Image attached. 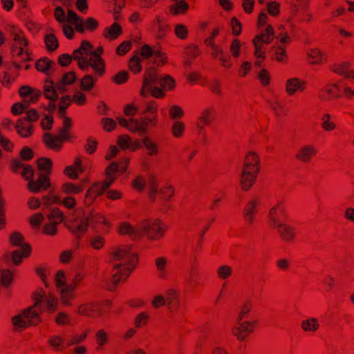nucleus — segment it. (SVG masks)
I'll return each instance as SVG.
<instances>
[{"mask_svg":"<svg viewBox=\"0 0 354 354\" xmlns=\"http://www.w3.org/2000/svg\"><path fill=\"white\" fill-rule=\"evenodd\" d=\"M143 231L145 232H151L152 234L149 236L151 240H155L160 239L164 236L165 230L158 221H154L151 223H148L145 226L143 227Z\"/></svg>","mask_w":354,"mask_h":354,"instance_id":"6e6552de","label":"nucleus"},{"mask_svg":"<svg viewBox=\"0 0 354 354\" xmlns=\"http://www.w3.org/2000/svg\"><path fill=\"white\" fill-rule=\"evenodd\" d=\"M104 191L100 187V184L99 183H95L92 184L86 190L84 198L85 203H92L95 198L101 196L103 194Z\"/></svg>","mask_w":354,"mask_h":354,"instance_id":"2eb2a0df","label":"nucleus"},{"mask_svg":"<svg viewBox=\"0 0 354 354\" xmlns=\"http://www.w3.org/2000/svg\"><path fill=\"white\" fill-rule=\"evenodd\" d=\"M71 102V97L68 95H66L60 99L59 106V113L63 117L65 116V109L69 105Z\"/></svg>","mask_w":354,"mask_h":354,"instance_id":"e2e57ef3","label":"nucleus"},{"mask_svg":"<svg viewBox=\"0 0 354 354\" xmlns=\"http://www.w3.org/2000/svg\"><path fill=\"white\" fill-rule=\"evenodd\" d=\"M157 81V77L155 73L149 72L145 77L142 84V87L140 90V94L142 97H146L149 93V88L152 87Z\"/></svg>","mask_w":354,"mask_h":354,"instance_id":"a211bd4d","label":"nucleus"},{"mask_svg":"<svg viewBox=\"0 0 354 354\" xmlns=\"http://www.w3.org/2000/svg\"><path fill=\"white\" fill-rule=\"evenodd\" d=\"M267 12L273 17L277 16L280 12V4L275 1L267 3Z\"/></svg>","mask_w":354,"mask_h":354,"instance_id":"49530a36","label":"nucleus"},{"mask_svg":"<svg viewBox=\"0 0 354 354\" xmlns=\"http://www.w3.org/2000/svg\"><path fill=\"white\" fill-rule=\"evenodd\" d=\"M55 283L57 290L71 286L67 284L66 275L63 270H59L56 272L55 275Z\"/></svg>","mask_w":354,"mask_h":354,"instance_id":"2f4dec72","label":"nucleus"},{"mask_svg":"<svg viewBox=\"0 0 354 354\" xmlns=\"http://www.w3.org/2000/svg\"><path fill=\"white\" fill-rule=\"evenodd\" d=\"M2 285L7 288L13 281V273L10 270H5L1 273V277Z\"/></svg>","mask_w":354,"mask_h":354,"instance_id":"de8ad7c7","label":"nucleus"},{"mask_svg":"<svg viewBox=\"0 0 354 354\" xmlns=\"http://www.w3.org/2000/svg\"><path fill=\"white\" fill-rule=\"evenodd\" d=\"M257 78L261 84L263 86H269L271 84V76L268 70L261 68L258 74Z\"/></svg>","mask_w":354,"mask_h":354,"instance_id":"e433bc0d","label":"nucleus"},{"mask_svg":"<svg viewBox=\"0 0 354 354\" xmlns=\"http://www.w3.org/2000/svg\"><path fill=\"white\" fill-rule=\"evenodd\" d=\"M51 186L50 179L47 176L42 175L37 180L28 182L27 187L32 192H39L46 190Z\"/></svg>","mask_w":354,"mask_h":354,"instance_id":"1a4fd4ad","label":"nucleus"},{"mask_svg":"<svg viewBox=\"0 0 354 354\" xmlns=\"http://www.w3.org/2000/svg\"><path fill=\"white\" fill-rule=\"evenodd\" d=\"M122 32V28L120 24L115 23L113 24L109 28L107 29V31L104 34V37L109 39H116Z\"/></svg>","mask_w":354,"mask_h":354,"instance_id":"c9c22d12","label":"nucleus"},{"mask_svg":"<svg viewBox=\"0 0 354 354\" xmlns=\"http://www.w3.org/2000/svg\"><path fill=\"white\" fill-rule=\"evenodd\" d=\"M119 171L118 163L116 162H111L105 170L106 178L115 177L114 174Z\"/></svg>","mask_w":354,"mask_h":354,"instance_id":"052dcab7","label":"nucleus"},{"mask_svg":"<svg viewBox=\"0 0 354 354\" xmlns=\"http://www.w3.org/2000/svg\"><path fill=\"white\" fill-rule=\"evenodd\" d=\"M305 82L297 77L288 79L286 82V91L289 95H294L298 91H303Z\"/></svg>","mask_w":354,"mask_h":354,"instance_id":"4468645a","label":"nucleus"},{"mask_svg":"<svg viewBox=\"0 0 354 354\" xmlns=\"http://www.w3.org/2000/svg\"><path fill=\"white\" fill-rule=\"evenodd\" d=\"M52 164L51 160L46 158H39L37 160L38 169L46 173L50 171Z\"/></svg>","mask_w":354,"mask_h":354,"instance_id":"3c124183","label":"nucleus"},{"mask_svg":"<svg viewBox=\"0 0 354 354\" xmlns=\"http://www.w3.org/2000/svg\"><path fill=\"white\" fill-rule=\"evenodd\" d=\"M159 83L165 91H171L175 87V80L169 75L160 79Z\"/></svg>","mask_w":354,"mask_h":354,"instance_id":"37998d69","label":"nucleus"},{"mask_svg":"<svg viewBox=\"0 0 354 354\" xmlns=\"http://www.w3.org/2000/svg\"><path fill=\"white\" fill-rule=\"evenodd\" d=\"M61 190L66 196H74L82 192V186L72 182H66L62 185Z\"/></svg>","mask_w":354,"mask_h":354,"instance_id":"dca6fc26","label":"nucleus"},{"mask_svg":"<svg viewBox=\"0 0 354 354\" xmlns=\"http://www.w3.org/2000/svg\"><path fill=\"white\" fill-rule=\"evenodd\" d=\"M57 224L48 222L43 227V232L49 236H55L57 232Z\"/></svg>","mask_w":354,"mask_h":354,"instance_id":"13d9d810","label":"nucleus"},{"mask_svg":"<svg viewBox=\"0 0 354 354\" xmlns=\"http://www.w3.org/2000/svg\"><path fill=\"white\" fill-rule=\"evenodd\" d=\"M55 321L57 325L64 326L71 323V317L67 313L62 311L57 314Z\"/></svg>","mask_w":354,"mask_h":354,"instance_id":"c03bdc74","label":"nucleus"},{"mask_svg":"<svg viewBox=\"0 0 354 354\" xmlns=\"http://www.w3.org/2000/svg\"><path fill=\"white\" fill-rule=\"evenodd\" d=\"M72 127V120L67 116L63 117L62 127L59 129L58 138L63 144L64 142L70 141L73 136L70 133Z\"/></svg>","mask_w":354,"mask_h":354,"instance_id":"9b49d317","label":"nucleus"},{"mask_svg":"<svg viewBox=\"0 0 354 354\" xmlns=\"http://www.w3.org/2000/svg\"><path fill=\"white\" fill-rule=\"evenodd\" d=\"M130 248L128 247L118 248L111 252V256L115 260L120 261L130 256Z\"/></svg>","mask_w":354,"mask_h":354,"instance_id":"72a5a7b5","label":"nucleus"},{"mask_svg":"<svg viewBox=\"0 0 354 354\" xmlns=\"http://www.w3.org/2000/svg\"><path fill=\"white\" fill-rule=\"evenodd\" d=\"M24 317L23 313L20 315L14 316L12 318V324L17 330L24 329L30 326V323L27 322Z\"/></svg>","mask_w":354,"mask_h":354,"instance_id":"bb28decb","label":"nucleus"},{"mask_svg":"<svg viewBox=\"0 0 354 354\" xmlns=\"http://www.w3.org/2000/svg\"><path fill=\"white\" fill-rule=\"evenodd\" d=\"M44 94L48 100L51 101H56L58 99V94L55 90L54 83L51 80H46L45 81Z\"/></svg>","mask_w":354,"mask_h":354,"instance_id":"6ab92c4d","label":"nucleus"},{"mask_svg":"<svg viewBox=\"0 0 354 354\" xmlns=\"http://www.w3.org/2000/svg\"><path fill=\"white\" fill-rule=\"evenodd\" d=\"M44 142L48 148L52 149L59 150L62 146V143L57 136H54L48 133L44 134Z\"/></svg>","mask_w":354,"mask_h":354,"instance_id":"412c9836","label":"nucleus"},{"mask_svg":"<svg viewBox=\"0 0 354 354\" xmlns=\"http://www.w3.org/2000/svg\"><path fill=\"white\" fill-rule=\"evenodd\" d=\"M286 56L287 53L286 49L281 46H278L274 52V59L276 60V62H283Z\"/></svg>","mask_w":354,"mask_h":354,"instance_id":"6e6d98bb","label":"nucleus"},{"mask_svg":"<svg viewBox=\"0 0 354 354\" xmlns=\"http://www.w3.org/2000/svg\"><path fill=\"white\" fill-rule=\"evenodd\" d=\"M118 145L122 150L130 149L131 137L129 136H122L118 139Z\"/></svg>","mask_w":354,"mask_h":354,"instance_id":"5fc2aeb1","label":"nucleus"},{"mask_svg":"<svg viewBox=\"0 0 354 354\" xmlns=\"http://www.w3.org/2000/svg\"><path fill=\"white\" fill-rule=\"evenodd\" d=\"M185 131V124L180 121H174L171 126V133L174 137L180 138Z\"/></svg>","mask_w":354,"mask_h":354,"instance_id":"a19ab883","label":"nucleus"},{"mask_svg":"<svg viewBox=\"0 0 354 354\" xmlns=\"http://www.w3.org/2000/svg\"><path fill=\"white\" fill-rule=\"evenodd\" d=\"M32 252V248L28 243H24L21 249L11 252V261L15 266H19L21 263L24 258L28 257Z\"/></svg>","mask_w":354,"mask_h":354,"instance_id":"0eeeda50","label":"nucleus"},{"mask_svg":"<svg viewBox=\"0 0 354 354\" xmlns=\"http://www.w3.org/2000/svg\"><path fill=\"white\" fill-rule=\"evenodd\" d=\"M308 57L312 59V64H317L322 63L323 54L319 50H312L308 55Z\"/></svg>","mask_w":354,"mask_h":354,"instance_id":"680f3d73","label":"nucleus"},{"mask_svg":"<svg viewBox=\"0 0 354 354\" xmlns=\"http://www.w3.org/2000/svg\"><path fill=\"white\" fill-rule=\"evenodd\" d=\"M91 247L95 250H100L104 248L105 239L101 235H95L89 240Z\"/></svg>","mask_w":354,"mask_h":354,"instance_id":"473e14b6","label":"nucleus"},{"mask_svg":"<svg viewBox=\"0 0 354 354\" xmlns=\"http://www.w3.org/2000/svg\"><path fill=\"white\" fill-rule=\"evenodd\" d=\"M188 4L184 1H180L178 2L173 8L172 12L174 15L181 14L186 12L188 8Z\"/></svg>","mask_w":354,"mask_h":354,"instance_id":"4d7b16f0","label":"nucleus"},{"mask_svg":"<svg viewBox=\"0 0 354 354\" xmlns=\"http://www.w3.org/2000/svg\"><path fill=\"white\" fill-rule=\"evenodd\" d=\"M174 33L178 38L185 39L188 35V29L185 25L179 24L175 26Z\"/></svg>","mask_w":354,"mask_h":354,"instance_id":"a18cd8bd","label":"nucleus"},{"mask_svg":"<svg viewBox=\"0 0 354 354\" xmlns=\"http://www.w3.org/2000/svg\"><path fill=\"white\" fill-rule=\"evenodd\" d=\"M95 86V79L91 75H84L80 80V88L86 92H90Z\"/></svg>","mask_w":354,"mask_h":354,"instance_id":"5701e85b","label":"nucleus"},{"mask_svg":"<svg viewBox=\"0 0 354 354\" xmlns=\"http://www.w3.org/2000/svg\"><path fill=\"white\" fill-rule=\"evenodd\" d=\"M140 55L142 58L146 59H150L152 56L162 57V53L160 51L153 50L147 44H145L142 46Z\"/></svg>","mask_w":354,"mask_h":354,"instance_id":"b1692460","label":"nucleus"},{"mask_svg":"<svg viewBox=\"0 0 354 354\" xmlns=\"http://www.w3.org/2000/svg\"><path fill=\"white\" fill-rule=\"evenodd\" d=\"M142 142L147 151V153L149 156H153L158 153V145L153 140H152L151 138L148 136L144 137L142 140Z\"/></svg>","mask_w":354,"mask_h":354,"instance_id":"4be33fe9","label":"nucleus"},{"mask_svg":"<svg viewBox=\"0 0 354 354\" xmlns=\"http://www.w3.org/2000/svg\"><path fill=\"white\" fill-rule=\"evenodd\" d=\"M259 172V158L254 152L248 153L245 158L241 185L243 189H249L254 184Z\"/></svg>","mask_w":354,"mask_h":354,"instance_id":"f257e3e1","label":"nucleus"},{"mask_svg":"<svg viewBox=\"0 0 354 354\" xmlns=\"http://www.w3.org/2000/svg\"><path fill=\"white\" fill-rule=\"evenodd\" d=\"M44 302L46 303L47 309L49 311H54L58 305L57 299L53 295H48L46 296L44 298Z\"/></svg>","mask_w":354,"mask_h":354,"instance_id":"8fccbe9b","label":"nucleus"},{"mask_svg":"<svg viewBox=\"0 0 354 354\" xmlns=\"http://www.w3.org/2000/svg\"><path fill=\"white\" fill-rule=\"evenodd\" d=\"M61 203L68 209H73L77 205V201L74 196H66L64 197Z\"/></svg>","mask_w":354,"mask_h":354,"instance_id":"864d4df0","label":"nucleus"},{"mask_svg":"<svg viewBox=\"0 0 354 354\" xmlns=\"http://www.w3.org/2000/svg\"><path fill=\"white\" fill-rule=\"evenodd\" d=\"M254 322L248 321L242 322L240 324L239 328H237V332L235 334L238 339H243L245 338V335L243 334V332H252L254 327Z\"/></svg>","mask_w":354,"mask_h":354,"instance_id":"c756f323","label":"nucleus"},{"mask_svg":"<svg viewBox=\"0 0 354 354\" xmlns=\"http://www.w3.org/2000/svg\"><path fill=\"white\" fill-rule=\"evenodd\" d=\"M44 219V216L41 213H37L31 216L29 218V223L34 228L38 229Z\"/></svg>","mask_w":354,"mask_h":354,"instance_id":"09e8293b","label":"nucleus"},{"mask_svg":"<svg viewBox=\"0 0 354 354\" xmlns=\"http://www.w3.org/2000/svg\"><path fill=\"white\" fill-rule=\"evenodd\" d=\"M88 66L92 67L95 73L99 75H102L105 71L104 62L97 52L92 53V55L87 59L86 68Z\"/></svg>","mask_w":354,"mask_h":354,"instance_id":"9d476101","label":"nucleus"},{"mask_svg":"<svg viewBox=\"0 0 354 354\" xmlns=\"http://www.w3.org/2000/svg\"><path fill=\"white\" fill-rule=\"evenodd\" d=\"M88 226L89 218L87 216L80 220L75 219L72 221V224L69 227V230L76 238L80 239L87 232Z\"/></svg>","mask_w":354,"mask_h":354,"instance_id":"423d86ee","label":"nucleus"},{"mask_svg":"<svg viewBox=\"0 0 354 354\" xmlns=\"http://www.w3.org/2000/svg\"><path fill=\"white\" fill-rule=\"evenodd\" d=\"M85 171L83 165V161L80 157H76L73 164L67 165L64 171V174L70 179L77 180L80 177V174Z\"/></svg>","mask_w":354,"mask_h":354,"instance_id":"39448f33","label":"nucleus"},{"mask_svg":"<svg viewBox=\"0 0 354 354\" xmlns=\"http://www.w3.org/2000/svg\"><path fill=\"white\" fill-rule=\"evenodd\" d=\"M319 326L318 320L316 318L307 319L301 323V328L306 332H314L318 329Z\"/></svg>","mask_w":354,"mask_h":354,"instance_id":"7c9ffc66","label":"nucleus"},{"mask_svg":"<svg viewBox=\"0 0 354 354\" xmlns=\"http://www.w3.org/2000/svg\"><path fill=\"white\" fill-rule=\"evenodd\" d=\"M316 153L315 149L311 146H307L302 148L298 155L297 158L304 162L308 161Z\"/></svg>","mask_w":354,"mask_h":354,"instance_id":"c85d7f7f","label":"nucleus"},{"mask_svg":"<svg viewBox=\"0 0 354 354\" xmlns=\"http://www.w3.org/2000/svg\"><path fill=\"white\" fill-rule=\"evenodd\" d=\"M129 129L132 133H142L144 134L147 133L140 118H131Z\"/></svg>","mask_w":354,"mask_h":354,"instance_id":"cd10ccee","label":"nucleus"},{"mask_svg":"<svg viewBox=\"0 0 354 354\" xmlns=\"http://www.w3.org/2000/svg\"><path fill=\"white\" fill-rule=\"evenodd\" d=\"M169 115L171 120L178 121L184 115V111L181 107L177 105H173L169 110Z\"/></svg>","mask_w":354,"mask_h":354,"instance_id":"ea45409f","label":"nucleus"},{"mask_svg":"<svg viewBox=\"0 0 354 354\" xmlns=\"http://www.w3.org/2000/svg\"><path fill=\"white\" fill-rule=\"evenodd\" d=\"M75 286H70L57 290L62 305L65 306H70L71 305L72 300L75 298Z\"/></svg>","mask_w":354,"mask_h":354,"instance_id":"f8f14e48","label":"nucleus"},{"mask_svg":"<svg viewBox=\"0 0 354 354\" xmlns=\"http://www.w3.org/2000/svg\"><path fill=\"white\" fill-rule=\"evenodd\" d=\"M40 301L37 300L32 306L24 310L22 312L24 317L28 319L27 322L30 323V326L37 324L40 321L39 312L36 309Z\"/></svg>","mask_w":354,"mask_h":354,"instance_id":"ddd939ff","label":"nucleus"},{"mask_svg":"<svg viewBox=\"0 0 354 354\" xmlns=\"http://www.w3.org/2000/svg\"><path fill=\"white\" fill-rule=\"evenodd\" d=\"M76 75L74 72L71 71L65 73L60 82L57 84V88L60 92L66 91V86L71 85L76 81Z\"/></svg>","mask_w":354,"mask_h":354,"instance_id":"aec40b11","label":"nucleus"},{"mask_svg":"<svg viewBox=\"0 0 354 354\" xmlns=\"http://www.w3.org/2000/svg\"><path fill=\"white\" fill-rule=\"evenodd\" d=\"M20 173L26 180H28V182L32 180L34 176V170L28 165H25Z\"/></svg>","mask_w":354,"mask_h":354,"instance_id":"0e129e2a","label":"nucleus"},{"mask_svg":"<svg viewBox=\"0 0 354 354\" xmlns=\"http://www.w3.org/2000/svg\"><path fill=\"white\" fill-rule=\"evenodd\" d=\"M48 221L58 225L64 220V214L58 209H54L48 214Z\"/></svg>","mask_w":354,"mask_h":354,"instance_id":"4c0bfd02","label":"nucleus"},{"mask_svg":"<svg viewBox=\"0 0 354 354\" xmlns=\"http://www.w3.org/2000/svg\"><path fill=\"white\" fill-rule=\"evenodd\" d=\"M17 133L23 137H28L32 133V126L24 124L22 121H18L16 124Z\"/></svg>","mask_w":354,"mask_h":354,"instance_id":"58836bf2","label":"nucleus"},{"mask_svg":"<svg viewBox=\"0 0 354 354\" xmlns=\"http://www.w3.org/2000/svg\"><path fill=\"white\" fill-rule=\"evenodd\" d=\"M131 185L135 190L140 192H143L147 186L146 179L141 175H137L132 180Z\"/></svg>","mask_w":354,"mask_h":354,"instance_id":"f704fd0d","label":"nucleus"},{"mask_svg":"<svg viewBox=\"0 0 354 354\" xmlns=\"http://www.w3.org/2000/svg\"><path fill=\"white\" fill-rule=\"evenodd\" d=\"M95 53L93 46L87 41H83L81 46L73 53V58L77 61L78 66L82 69L86 68V61L92 53Z\"/></svg>","mask_w":354,"mask_h":354,"instance_id":"7ed1b4c3","label":"nucleus"},{"mask_svg":"<svg viewBox=\"0 0 354 354\" xmlns=\"http://www.w3.org/2000/svg\"><path fill=\"white\" fill-rule=\"evenodd\" d=\"M43 200L44 201V203L47 205H50L60 202L59 197L53 192H50L48 194L44 196Z\"/></svg>","mask_w":354,"mask_h":354,"instance_id":"69168bd1","label":"nucleus"},{"mask_svg":"<svg viewBox=\"0 0 354 354\" xmlns=\"http://www.w3.org/2000/svg\"><path fill=\"white\" fill-rule=\"evenodd\" d=\"M19 93L22 97H30V102H35L40 95L39 91H35L28 86L21 87Z\"/></svg>","mask_w":354,"mask_h":354,"instance_id":"393cba45","label":"nucleus"},{"mask_svg":"<svg viewBox=\"0 0 354 354\" xmlns=\"http://www.w3.org/2000/svg\"><path fill=\"white\" fill-rule=\"evenodd\" d=\"M45 41L48 49L50 50H54L58 46V41L55 35L53 34L46 35Z\"/></svg>","mask_w":354,"mask_h":354,"instance_id":"603ef678","label":"nucleus"},{"mask_svg":"<svg viewBox=\"0 0 354 354\" xmlns=\"http://www.w3.org/2000/svg\"><path fill=\"white\" fill-rule=\"evenodd\" d=\"M118 233L120 235H128L132 236L136 234V230L134 227L128 222L121 223L118 229Z\"/></svg>","mask_w":354,"mask_h":354,"instance_id":"a878e982","label":"nucleus"},{"mask_svg":"<svg viewBox=\"0 0 354 354\" xmlns=\"http://www.w3.org/2000/svg\"><path fill=\"white\" fill-rule=\"evenodd\" d=\"M129 67L135 73H138L142 70L141 59L139 56L134 55L129 59Z\"/></svg>","mask_w":354,"mask_h":354,"instance_id":"79ce46f5","label":"nucleus"},{"mask_svg":"<svg viewBox=\"0 0 354 354\" xmlns=\"http://www.w3.org/2000/svg\"><path fill=\"white\" fill-rule=\"evenodd\" d=\"M322 127L326 131H333L335 128V124L330 120V116L328 114L324 115Z\"/></svg>","mask_w":354,"mask_h":354,"instance_id":"338daca9","label":"nucleus"},{"mask_svg":"<svg viewBox=\"0 0 354 354\" xmlns=\"http://www.w3.org/2000/svg\"><path fill=\"white\" fill-rule=\"evenodd\" d=\"M138 260L139 257L137 253L131 254L129 256V259L126 263V267L123 268L118 273H115L113 275V283L118 285L123 278L129 277L133 270L136 268Z\"/></svg>","mask_w":354,"mask_h":354,"instance_id":"20e7f679","label":"nucleus"},{"mask_svg":"<svg viewBox=\"0 0 354 354\" xmlns=\"http://www.w3.org/2000/svg\"><path fill=\"white\" fill-rule=\"evenodd\" d=\"M103 129L110 132L116 127V122L111 118H106L102 121Z\"/></svg>","mask_w":354,"mask_h":354,"instance_id":"774afa93","label":"nucleus"},{"mask_svg":"<svg viewBox=\"0 0 354 354\" xmlns=\"http://www.w3.org/2000/svg\"><path fill=\"white\" fill-rule=\"evenodd\" d=\"M96 341L99 346L105 345L108 341V334L104 330H100L96 333Z\"/></svg>","mask_w":354,"mask_h":354,"instance_id":"bf43d9fd","label":"nucleus"},{"mask_svg":"<svg viewBox=\"0 0 354 354\" xmlns=\"http://www.w3.org/2000/svg\"><path fill=\"white\" fill-rule=\"evenodd\" d=\"M274 29L271 25H268L263 32L256 35L253 40L252 44L254 47V56L257 59H265L266 58V52L262 49V44H268L272 40V37L274 35Z\"/></svg>","mask_w":354,"mask_h":354,"instance_id":"f03ea898","label":"nucleus"},{"mask_svg":"<svg viewBox=\"0 0 354 354\" xmlns=\"http://www.w3.org/2000/svg\"><path fill=\"white\" fill-rule=\"evenodd\" d=\"M66 21L75 26V28L80 32H84V26L82 18L71 10L67 12Z\"/></svg>","mask_w":354,"mask_h":354,"instance_id":"f3484780","label":"nucleus"}]
</instances>
